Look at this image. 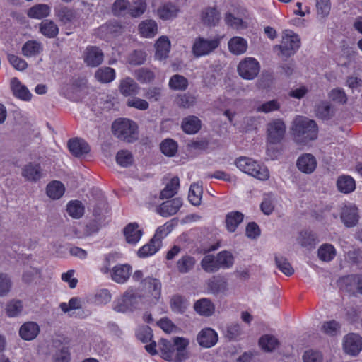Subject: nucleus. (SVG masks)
<instances>
[{
    "mask_svg": "<svg viewBox=\"0 0 362 362\" xmlns=\"http://www.w3.org/2000/svg\"><path fill=\"white\" fill-rule=\"evenodd\" d=\"M83 59L88 66H98L103 61V53L98 47L90 46L84 51Z\"/></svg>",
    "mask_w": 362,
    "mask_h": 362,
    "instance_id": "14",
    "label": "nucleus"
},
{
    "mask_svg": "<svg viewBox=\"0 0 362 362\" xmlns=\"http://www.w3.org/2000/svg\"><path fill=\"white\" fill-rule=\"evenodd\" d=\"M194 308L197 313L204 316H211L215 310L214 304L207 298H202L197 300Z\"/></svg>",
    "mask_w": 362,
    "mask_h": 362,
    "instance_id": "35",
    "label": "nucleus"
},
{
    "mask_svg": "<svg viewBox=\"0 0 362 362\" xmlns=\"http://www.w3.org/2000/svg\"><path fill=\"white\" fill-rule=\"evenodd\" d=\"M67 212L70 216L79 218L84 213V206L78 200L70 201L67 204Z\"/></svg>",
    "mask_w": 362,
    "mask_h": 362,
    "instance_id": "52",
    "label": "nucleus"
},
{
    "mask_svg": "<svg viewBox=\"0 0 362 362\" xmlns=\"http://www.w3.org/2000/svg\"><path fill=\"white\" fill-rule=\"evenodd\" d=\"M131 273L132 267L129 264H117L111 270V279L118 284H124L128 280Z\"/></svg>",
    "mask_w": 362,
    "mask_h": 362,
    "instance_id": "16",
    "label": "nucleus"
},
{
    "mask_svg": "<svg viewBox=\"0 0 362 362\" xmlns=\"http://www.w3.org/2000/svg\"><path fill=\"white\" fill-rule=\"evenodd\" d=\"M40 33L47 37L52 38L57 35L59 28L55 23L50 20H45L40 23Z\"/></svg>",
    "mask_w": 362,
    "mask_h": 362,
    "instance_id": "42",
    "label": "nucleus"
},
{
    "mask_svg": "<svg viewBox=\"0 0 362 362\" xmlns=\"http://www.w3.org/2000/svg\"><path fill=\"white\" fill-rule=\"evenodd\" d=\"M51 7L45 4H38L30 7L26 12L27 16L33 19L40 20L49 16Z\"/></svg>",
    "mask_w": 362,
    "mask_h": 362,
    "instance_id": "26",
    "label": "nucleus"
},
{
    "mask_svg": "<svg viewBox=\"0 0 362 362\" xmlns=\"http://www.w3.org/2000/svg\"><path fill=\"white\" fill-rule=\"evenodd\" d=\"M300 46L299 36L291 30H285L283 32L281 43L275 46V49L280 51L279 55L289 57L294 54Z\"/></svg>",
    "mask_w": 362,
    "mask_h": 362,
    "instance_id": "6",
    "label": "nucleus"
},
{
    "mask_svg": "<svg viewBox=\"0 0 362 362\" xmlns=\"http://www.w3.org/2000/svg\"><path fill=\"white\" fill-rule=\"evenodd\" d=\"M159 349L163 359L171 362L181 360V338L175 337L173 341L162 339L159 342Z\"/></svg>",
    "mask_w": 362,
    "mask_h": 362,
    "instance_id": "7",
    "label": "nucleus"
},
{
    "mask_svg": "<svg viewBox=\"0 0 362 362\" xmlns=\"http://www.w3.org/2000/svg\"><path fill=\"white\" fill-rule=\"evenodd\" d=\"M216 257L220 269H229L233 265L234 257L230 252L221 251L217 254Z\"/></svg>",
    "mask_w": 362,
    "mask_h": 362,
    "instance_id": "50",
    "label": "nucleus"
},
{
    "mask_svg": "<svg viewBox=\"0 0 362 362\" xmlns=\"http://www.w3.org/2000/svg\"><path fill=\"white\" fill-rule=\"evenodd\" d=\"M209 142L206 139H197L187 144V151L190 154H198L208 148Z\"/></svg>",
    "mask_w": 362,
    "mask_h": 362,
    "instance_id": "53",
    "label": "nucleus"
},
{
    "mask_svg": "<svg viewBox=\"0 0 362 362\" xmlns=\"http://www.w3.org/2000/svg\"><path fill=\"white\" fill-rule=\"evenodd\" d=\"M139 32L141 37L152 38L158 33L157 23L153 20H145L139 25Z\"/></svg>",
    "mask_w": 362,
    "mask_h": 362,
    "instance_id": "27",
    "label": "nucleus"
},
{
    "mask_svg": "<svg viewBox=\"0 0 362 362\" xmlns=\"http://www.w3.org/2000/svg\"><path fill=\"white\" fill-rule=\"evenodd\" d=\"M68 146L70 152L75 156H83L90 151V147L87 142L81 139L69 140Z\"/></svg>",
    "mask_w": 362,
    "mask_h": 362,
    "instance_id": "24",
    "label": "nucleus"
},
{
    "mask_svg": "<svg viewBox=\"0 0 362 362\" xmlns=\"http://www.w3.org/2000/svg\"><path fill=\"white\" fill-rule=\"evenodd\" d=\"M139 86L132 78L127 77L120 81L119 90L121 94L124 96H132L138 94Z\"/></svg>",
    "mask_w": 362,
    "mask_h": 362,
    "instance_id": "22",
    "label": "nucleus"
},
{
    "mask_svg": "<svg viewBox=\"0 0 362 362\" xmlns=\"http://www.w3.org/2000/svg\"><path fill=\"white\" fill-rule=\"evenodd\" d=\"M41 274L39 269L28 265H25L22 274V281L25 284H31L40 278Z\"/></svg>",
    "mask_w": 362,
    "mask_h": 362,
    "instance_id": "44",
    "label": "nucleus"
},
{
    "mask_svg": "<svg viewBox=\"0 0 362 362\" xmlns=\"http://www.w3.org/2000/svg\"><path fill=\"white\" fill-rule=\"evenodd\" d=\"M95 77L101 83H110L115 78V71L110 67H103L96 71Z\"/></svg>",
    "mask_w": 362,
    "mask_h": 362,
    "instance_id": "45",
    "label": "nucleus"
},
{
    "mask_svg": "<svg viewBox=\"0 0 362 362\" xmlns=\"http://www.w3.org/2000/svg\"><path fill=\"white\" fill-rule=\"evenodd\" d=\"M173 230V223L170 221L166 222L163 226L158 227L156 231L154 236L152 239L162 247V240L164 239Z\"/></svg>",
    "mask_w": 362,
    "mask_h": 362,
    "instance_id": "54",
    "label": "nucleus"
},
{
    "mask_svg": "<svg viewBox=\"0 0 362 362\" xmlns=\"http://www.w3.org/2000/svg\"><path fill=\"white\" fill-rule=\"evenodd\" d=\"M275 262L277 268L286 276H290L293 274L294 269L286 257L276 256Z\"/></svg>",
    "mask_w": 362,
    "mask_h": 362,
    "instance_id": "55",
    "label": "nucleus"
},
{
    "mask_svg": "<svg viewBox=\"0 0 362 362\" xmlns=\"http://www.w3.org/2000/svg\"><path fill=\"white\" fill-rule=\"evenodd\" d=\"M281 107V104L278 100L274 99L255 106V110L257 112L270 113L279 110Z\"/></svg>",
    "mask_w": 362,
    "mask_h": 362,
    "instance_id": "49",
    "label": "nucleus"
},
{
    "mask_svg": "<svg viewBox=\"0 0 362 362\" xmlns=\"http://www.w3.org/2000/svg\"><path fill=\"white\" fill-rule=\"evenodd\" d=\"M329 98L334 103L345 104L347 102V95L341 88H336L330 90L328 94Z\"/></svg>",
    "mask_w": 362,
    "mask_h": 362,
    "instance_id": "62",
    "label": "nucleus"
},
{
    "mask_svg": "<svg viewBox=\"0 0 362 362\" xmlns=\"http://www.w3.org/2000/svg\"><path fill=\"white\" fill-rule=\"evenodd\" d=\"M343 349L351 355L356 356L362 350V338L357 334H349L344 338Z\"/></svg>",
    "mask_w": 362,
    "mask_h": 362,
    "instance_id": "12",
    "label": "nucleus"
},
{
    "mask_svg": "<svg viewBox=\"0 0 362 362\" xmlns=\"http://www.w3.org/2000/svg\"><path fill=\"white\" fill-rule=\"evenodd\" d=\"M341 325L336 320L325 322L322 325V331L329 336H335L340 331Z\"/></svg>",
    "mask_w": 362,
    "mask_h": 362,
    "instance_id": "64",
    "label": "nucleus"
},
{
    "mask_svg": "<svg viewBox=\"0 0 362 362\" xmlns=\"http://www.w3.org/2000/svg\"><path fill=\"white\" fill-rule=\"evenodd\" d=\"M181 207V200L173 199L163 202L157 209L158 213L163 217H169L178 212Z\"/></svg>",
    "mask_w": 362,
    "mask_h": 362,
    "instance_id": "17",
    "label": "nucleus"
},
{
    "mask_svg": "<svg viewBox=\"0 0 362 362\" xmlns=\"http://www.w3.org/2000/svg\"><path fill=\"white\" fill-rule=\"evenodd\" d=\"M221 19V14L215 7H209L202 13V20L204 24L215 26Z\"/></svg>",
    "mask_w": 362,
    "mask_h": 362,
    "instance_id": "30",
    "label": "nucleus"
},
{
    "mask_svg": "<svg viewBox=\"0 0 362 362\" xmlns=\"http://www.w3.org/2000/svg\"><path fill=\"white\" fill-rule=\"evenodd\" d=\"M178 11L179 8L177 5L168 3L158 9V15L163 20H168L175 17Z\"/></svg>",
    "mask_w": 362,
    "mask_h": 362,
    "instance_id": "41",
    "label": "nucleus"
},
{
    "mask_svg": "<svg viewBox=\"0 0 362 362\" xmlns=\"http://www.w3.org/2000/svg\"><path fill=\"white\" fill-rule=\"evenodd\" d=\"M220 42L221 40L219 37H213L211 39L198 37L193 44V54L197 57L208 55L220 45Z\"/></svg>",
    "mask_w": 362,
    "mask_h": 362,
    "instance_id": "8",
    "label": "nucleus"
},
{
    "mask_svg": "<svg viewBox=\"0 0 362 362\" xmlns=\"http://www.w3.org/2000/svg\"><path fill=\"white\" fill-rule=\"evenodd\" d=\"M260 66L258 61L253 57H246L238 66L239 75L245 79L252 80L259 72Z\"/></svg>",
    "mask_w": 362,
    "mask_h": 362,
    "instance_id": "9",
    "label": "nucleus"
},
{
    "mask_svg": "<svg viewBox=\"0 0 362 362\" xmlns=\"http://www.w3.org/2000/svg\"><path fill=\"white\" fill-rule=\"evenodd\" d=\"M238 169L259 180H267L269 177L267 168L260 165L253 159L248 157H240L235 160Z\"/></svg>",
    "mask_w": 362,
    "mask_h": 362,
    "instance_id": "3",
    "label": "nucleus"
},
{
    "mask_svg": "<svg viewBox=\"0 0 362 362\" xmlns=\"http://www.w3.org/2000/svg\"><path fill=\"white\" fill-rule=\"evenodd\" d=\"M13 286L11 276L5 273H0V297L6 296L11 291Z\"/></svg>",
    "mask_w": 362,
    "mask_h": 362,
    "instance_id": "56",
    "label": "nucleus"
},
{
    "mask_svg": "<svg viewBox=\"0 0 362 362\" xmlns=\"http://www.w3.org/2000/svg\"><path fill=\"white\" fill-rule=\"evenodd\" d=\"M160 248L161 246L159 243H157L151 238L147 244L139 249L137 255L140 258H147L155 255Z\"/></svg>",
    "mask_w": 362,
    "mask_h": 362,
    "instance_id": "39",
    "label": "nucleus"
},
{
    "mask_svg": "<svg viewBox=\"0 0 362 362\" xmlns=\"http://www.w3.org/2000/svg\"><path fill=\"white\" fill-rule=\"evenodd\" d=\"M199 346L203 348H211L214 346L218 340L217 332L209 327L202 329L197 337Z\"/></svg>",
    "mask_w": 362,
    "mask_h": 362,
    "instance_id": "13",
    "label": "nucleus"
},
{
    "mask_svg": "<svg viewBox=\"0 0 362 362\" xmlns=\"http://www.w3.org/2000/svg\"><path fill=\"white\" fill-rule=\"evenodd\" d=\"M201 266L204 271L207 273H214L220 269L216 256L214 257L211 255L204 257L201 262Z\"/></svg>",
    "mask_w": 362,
    "mask_h": 362,
    "instance_id": "43",
    "label": "nucleus"
},
{
    "mask_svg": "<svg viewBox=\"0 0 362 362\" xmlns=\"http://www.w3.org/2000/svg\"><path fill=\"white\" fill-rule=\"evenodd\" d=\"M318 257L324 262H329L336 256V250L331 244H323L318 249Z\"/></svg>",
    "mask_w": 362,
    "mask_h": 362,
    "instance_id": "48",
    "label": "nucleus"
},
{
    "mask_svg": "<svg viewBox=\"0 0 362 362\" xmlns=\"http://www.w3.org/2000/svg\"><path fill=\"white\" fill-rule=\"evenodd\" d=\"M259 344L262 350L270 352L278 346L279 341L275 337L265 334L259 339Z\"/></svg>",
    "mask_w": 362,
    "mask_h": 362,
    "instance_id": "47",
    "label": "nucleus"
},
{
    "mask_svg": "<svg viewBox=\"0 0 362 362\" xmlns=\"http://www.w3.org/2000/svg\"><path fill=\"white\" fill-rule=\"evenodd\" d=\"M143 232L136 223H131L124 228V235L129 244L135 245L141 238Z\"/></svg>",
    "mask_w": 362,
    "mask_h": 362,
    "instance_id": "19",
    "label": "nucleus"
},
{
    "mask_svg": "<svg viewBox=\"0 0 362 362\" xmlns=\"http://www.w3.org/2000/svg\"><path fill=\"white\" fill-rule=\"evenodd\" d=\"M127 105L139 110L145 111L149 108V103L147 100L138 98L132 97L127 100Z\"/></svg>",
    "mask_w": 362,
    "mask_h": 362,
    "instance_id": "63",
    "label": "nucleus"
},
{
    "mask_svg": "<svg viewBox=\"0 0 362 362\" xmlns=\"http://www.w3.org/2000/svg\"><path fill=\"white\" fill-rule=\"evenodd\" d=\"M340 218L343 223L348 228L355 226L359 218L358 211L354 204L344 205L341 208Z\"/></svg>",
    "mask_w": 362,
    "mask_h": 362,
    "instance_id": "11",
    "label": "nucleus"
},
{
    "mask_svg": "<svg viewBox=\"0 0 362 362\" xmlns=\"http://www.w3.org/2000/svg\"><path fill=\"white\" fill-rule=\"evenodd\" d=\"M43 50L42 44L36 40L26 42L22 47V53L27 57H35Z\"/></svg>",
    "mask_w": 362,
    "mask_h": 362,
    "instance_id": "36",
    "label": "nucleus"
},
{
    "mask_svg": "<svg viewBox=\"0 0 362 362\" xmlns=\"http://www.w3.org/2000/svg\"><path fill=\"white\" fill-rule=\"evenodd\" d=\"M23 310V302L17 299L9 300L5 307V313L8 317H17L22 314Z\"/></svg>",
    "mask_w": 362,
    "mask_h": 362,
    "instance_id": "37",
    "label": "nucleus"
},
{
    "mask_svg": "<svg viewBox=\"0 0 362 362\" xmlns=\"http://www.w3.org/2000/svg\"><path fill=\"white\" fill-rule=\"evenodd\" d=\"M202 127L201 120L196 116H189L182 120V131L189 134L199 132Z\"/></svg>",
    "mask_w": 362,
    "mask_h": 362,
    "instance_id": "34",
    "label": "nucleus"
},
{
    "mask_svg": "<svg viewBox=\"0 0 362 362\" xmlns=\"http://www.w3.org/2000/svg\"><path fill=\"white\" fill-rule=\"evenodd\" d=\"M338 190L344 194H349L356 189L355 180L349 175L339 176L337 180Z\"/></svg>",
    "mask_w": 362,
    "mask_h": 362,
    "instance_id": "32",
    "label": "nucleus"
},
{
    "mask_svg": "<svg viewBox=\"0 0 362 362\" xmlns=\"http://www.w3.org/2000/svg\"><path fill=\"white\" fill-rule=\"evenodd\" d=\"M229 51L235 55H240L246 52L247 49V41L239 36L230 39L228 42Z\"/></svg>",
    "mask_w": 362,
    "mask_h": 362,
    "instance_id": "23",
    "label": "nucleus"
},
{
    "mask_svg": "<svg viewBox=\"0 0 362 362\" xmlns=\"http://www.w3.org/2000/svg\"><path fill=\"white\" fill-rule=\"evenodd\" d=\"M243 219L244 215L240 211H234L228 213L225 219L226 230L230 233L235 232Z\"/></svg>",
    "mask_w": 362,
    "mask_h": 362,
    "instance_id": "25",
    "label": "nucleus"
},
{
    "mask_svg": "<svg viewBox=\"0 0 362 362\" xmlns=\"http://www.w3.org/2000/svg\"><path fill=\"white\" fill-rule=\"evenodd\" d=\"M65 192V187L59 181L54 180L49 182L46 187L47 195L52 199H60Z\"/></svg>",
    "mask_w": 362,
    "mask_h": 362,
    "instance_id": "33",
    "label": "nucleus"
},
{
    "mask_svg": "<svg viewBox=\"0 0 362 362\" xmlns=\"http://www.w3.org/2000/svg\"><path fill=\"white\" fill-rule=\"evenodd\" d=\"M57 16L64 23L71 22L76 18V11L66 6L59 8L57 11Z\"/></svg>",
    "mask_w": 362,
    "mask_h": 362,
    "instance_id": "60",
    "label": "nucleus"
},
{
    "mask_svg": "<svg viewBox=\"0 0 362 362\" xmlns=\"http://www.w3.org/2000/svg\"><path fill=\"white\" fill-rule=\"evenodd\" d=\"M141 301V296L133 290H127L119 298L115 300L112 309L117 313H127L137 308Z\"/></svg>",
    "mask_w": 362,
    "mask_h": 362,
    "instance_id": "4",
    "label": "nucleus"
},
{
    "mask_svg": "<svg viewBox=\"0 0 362 362\" xmlns=\"http://www.w3.org/2000/svg\"><path fill=\"white\" fill-rule=\"evenodd\" d=\"M243 330L240 324L237 322L228 323L224 331V336L230 341H238L240 339Z\"/></svg>",
    "mask_w": 362,
    "mask_h": 362,
    "instance_id": "38",
    "label": "nucleus"
},
{
    "mask_svg": "<svg viewBox=\"0 0 362 362\" xmlns=\"http://www.w3.org/2000/svg\"><path fill=\"white\" fill-rule=\"evenodd\" d=\"M11 88L15 96L23 100H30L32 94L26 86L23 85L17 78H13L11 81Z\"/></svg>",
    "mask_w": 362,
    "mask_h": 362,
    "instance_id": "29",
    "label": "nucleus"
},
{
    "mask_svg": "<svg viewBox=\"0 0 362 362\" xmlns=\"http://www.w3.org/2000/svg\"><path fill=\"white\" fill-rule=\"evenodd\" d=\"M162 153L169 157L173 156L177 151V144L173 139H168L162 141L160 146Z\"/></svg>",
    "mask_w": 362,
    "mask_h": 362,
    "instance_id": "59",
    "label": "nucleus"
},
{
    "mask_svg": "<svg viewBox=\"0 0 362 362\" xmlns=\"http://www.w3.org/2000/svg\"><path fill=\"white\" fill-rule=\"evenodd\" d=\"M202 196V187L198 183L192 184L189 190L188 199L194 206L201 203Z\"/></svg>",
    "mask_w": 362,
    "mask_h": 362,
    "instance_id": "51",
    "label": "nucleus"
},
{
    "mask_svg": "<svg viewBox=\"0 0 362 362\" xmlns=\"http://www.w3.org/2000/svg\"><path fill=\"white\" fill-rule=\"evenodd\" d=\"M114 135L119 139L132 143L137 139L138 126L136 123L127 118L116 119L112 125Z\"/></svg>",
    "mask_w": 362,
    "mask_h": 362,
    "instance_id": "2",
    "label": "nucleus"
},
{
    "mask_svg": "<svg viewBox=\"0 0 362 362\" xmlns=\"http://www.w3.org/2000/svg\"><path fill=\"white\" fill-rule=\"evenodd\" d=\"M316 115L323 120L329 119L333 115L331 105L326 102L321 103L316 108Z\"/></svg>",
    "mask_w": 362,
    "mask_h": 362,
    "instance_id": "58",
    "label": "nucleus"
},
{
    "mask_svg": "<svg viewBox=\"0 0 362 362\" xmlns=\"http://www.w3.org/2000/svg\"><path fill=\"white\" fill-rule=\"evenodd\" d=\"M134 76L141 83H149L155 78L154 73L146 68H141L136 70Z\"/></svg>",
    "mask_w": 362,
    "mask_h": 362,
    "instance_id": "61",
    "label": "nucleus"
},
{
    "mask_svg": "<svg viewBox=\"0 0 362 362\" xmlns=\"http://www.w3.org/2000/svg\"><path fill=\"white\" fill-rule=\"evenodd\" d=\"M296 165L300 172L305 174H310L313 173L317 168V160L313 155L304 153L298 158Z\"/></svg>",
    "mask_w": 362,
    "mask_h": 362,
    "instance_id": "15",
    "label": "nucleus"
},
{
    "mask_svg": "<svg viewBox=\"0 0 362 362\" xmlns=\"http://www.w3.org/2000/svg\"><path fill=\"white\" fill-rule=\"evenodd\" d=\"M40 332V327L35 322H26L19 329V335L25 341L35 339Z\"/></svg>",
    "mask_w": 362,
    "mask_h": 362,
    "instance_id": "18",
    "label": "nucleus"
},
{
    "mask_svg": "<svg viewBox=\"0 0 362 362\" xmlns=\"http://www.w3.org/2000/svg\"><path fill=\"white\" fill-rule=\"evenodd\" d=\"M162 285L159 279L151 276L144 278L140 284L145 301L149 304H156L161 296Z\"/></svg>",
    "mask_w": 362,
    "mask_h": 362,
    "instance_id": "5",
    "label": "nucleus"
},
{
    "mask_svg": "<svg viewBox=\"0 0 362 362\" xmlns=\"http://www.w3.org/2000/svg\"><path fill=\"white\" fill-rule=\"evenodd\" d=\"M291 132L297 144H305L317 138L318 128L314 120L298 116L293 122Z\"/></svg>",
    "mask_w": 362,
    "mask_h": 362,
    "instance_id": "1",
    "label": "nucleus"
},
{
    "mask_svg": "<svg viewBox=\"0 0 362 362\" xmlns=\"http://www.w3.org/2000/svg\"><path fill=\"white\" fill-rule=\"evenodd\" d=\"M116 162L119 166L127 168L133 163V156L129 151L121 150L116 155Z\"/></svg>",
    "mask_w": 362,
    "mask_h": 362,
    "instance_id": "57",
    "label": "nucleus"
},
{
    "mask_svg": "<svg viewBox=\"0 0 362 362\" xmlns=\"http://www.w3.org/2000/svg\"><path fill=\"white\" fill-rule=\"evenodd\" d=\"M82 300L78 297H73L69 299V302H63L59 304V308L64 313L72 315L73 313L82 308Z\"/></svg>",
    "mask_w": 362,
    "mask_h": 362,
    "instance_id": "40",
    "label": "nucleus"
},
{
    "mask_svg": "<svg viewBox=\"0 0 362 362\" xmlns=\"http://www.w3.org/2000/svg\"><path fill=\"white\" fill-rule=\"evenodd\" d=\"M122 26L117 22H110L101 25L98 30V35L100 37L109 39L111 37L121 33Z\"/></svg>",
    "mask_w": 362,
    "mask_h": 362,
    "instance_id": "20",
    "label": "nucleus"
},
{
    "mask_svg": "<svg viewBox=\"0 0 362 362\" xmlns=\"http://www.w3.org/2000/svg\"><path fill=\"white\" fill-rule=\"evenodd\" d=\"M22 175L27 180L36 181L42 177V169L40 165L30 163L23 168Z\"/></svg>",
    "mask_w": 362,
    "mask_h": 362,
    "instance_id": "31",
    "label": "nucleus"
},
{
    "mask_svg": "<svg viewBox=\"0 0 362 362\" xmlns=\"http://www.w3.org/2000/svg\"><path fill=\"white\" fill-rule=\"evenodd\" d=\"M155 58L158 60H163L168 57L170 50V42L166 36H161L155 44Z\"/></svg>",
    "mask_w": 362,
    "mask_h": 362,
    "instance_id": "21",
    "label": "nucleus"
},
{
    "mask_svg": "<svg viewBox=\"0 0 362 362\" xmlns=\"http://www.w3.org/2000/svg\"><path fill=\"white\" fill-rule=\"evenodd\" d=\"M180 187V179L177 177L172 178L165 187L162 190L160 197L163 199H168L173 197Z\"/></svg>",
    "mask_w": 362,
    "mask_h": 362,
    "instance_id": "46",
    "label": "nucleus"
},
{
    "mask_svg": "<svg viewBox=\"0 0 362 362\" xmlns=\"http://www.w3.org/2000/svg\"><path fill=\"white\" fill-rule=\"evenodd\" d=\"M208 287L214 294H226L228 290V284L226 279L221 276H214L210 279L208 282Z\"/></svg>",
    "mask_w": 362,
    "mask_h": 362,
    "instance_id": "28",
    "label": "nucleus"
},
{
    "mask_svg": "<svg viewBox=\"0 0 362 362\" xmlns=\"http://www.w3.org/2000/svg\"><path fill=\"white\" fill-rule=\"evenodd\" d=\"M286 125L282 119H275L267 124L268 141L271 144H278L284 139Z\"/></svg>",
    "mask_w": 362,
    "mask_h": 362,
    "instance_id": "10",
    "label": "nucleus"
}]
</instances>
